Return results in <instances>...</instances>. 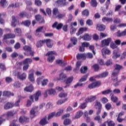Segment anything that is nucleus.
<instances>
[{
    "mask_svg": "<svg viewBox=\"0 0 126 126\" xmlns=\"http://www.w3.org/2000/svg\"><path fill=\"white\" fill-rule=\"evenodd\" d=\"M101 53L102 54V56L111 55V50L108 49V47H105L101 50Z\"/></svg>",
    "mask_w": 126,
    "mask_h": 126,
    "instance_id": "nucleus-13",
    "label": "nucleus"
},
{
    "mask_svg": "<svg viewBox=\"0 0 126 126\" xmlns=\"http://www.w3.org/2000/svg\"><path fill=\"white\" fill-rule=\"evenodd\" d=\"M94 71H98L100 66L98 64H94L92 66Z\"/></svg>",
    "mask_w": 126,
    "mask_h": 126,
    "instance_id": "nucleus-44",
    "label": "nucleus"
},
{
    "mask_svg": "<svg viewBox=\"0 0 126 126\" xmlns=\"http://www.w3.org/2000/svg\"><path fill=\"white\" fill-rule=\"evenodd\" d=\"M0 68L1 69L2 71H5V70H6V67L3 63H0Z\"/></svg>",
    "mask_w": 126,
    "mask_h": 126,
    "instance_id": "nucleus-58",
    "label": "nucleus"
},
{
    "mask_svg": "<svg viewBox=\"0 0 126 126\" xmlns=\"http://www.w3.org/2000/svg\"><path fill=\"white\" fill-rule=\"evenodd\" d=\"M64 126H68V125H70L71 124V120L69 119H65L63 123Z\"/></svg>",
    "mask_w": 126,
    "mask_h": 126,
    "instance_id": "nucleus-47",
    "label": "nucleus"
},
{
    "mask_svg": "<svg viewBox=\"0 0 126 126\" xmlns=\"http://www.w3.org/2000/svg\"><path fill=\"white\" fill-rule=\"evenodd\" d=\"M80 71L82 74H85L88 71V67L87 66H83L81 67Z\"/></svg>",
    "mask_w": 126,
    "mask_h": 126,
    "instance_id": "nucleus-23",
    "label": "nucleus"
},
{
    "mask_svg": "<svg viewBox=\"0 0 126 126\" xmlns=\"http://www.w3.org/2000/svg\"><path fill=\"white\" fill-rule=\"evenodd\" d=\"M96 99H97V96H96V95H91L90 97H87L85 101L86 103H91L92 102H94Z\"/></svg>",
    "mask_w": 126,
    "mask_h": 126,
    "instance_id": "nucleus-11",
    "label": "nucleus"
},
{
    "mask_svg": "<svg viewBox=\"0 0 126 126\" xmlns=\"http://www.w3.org/2000/svg\"><path fill=\"white\" fill-rule=\"evenodd\" d=\"M42 96L41 91H37L35 94L29 96L30 99H28L27 103V107H30L32 105V103H34V99L35 102H37L39 100V97Z\"/></svg>",
    "mask_w": 126,
    "mask_h": 126,
    "instance_id": "nucleus-1",
    "label": "nucleus"
},
{
    "mask_svg": "<svg viewBox=\"0 0 126 126\" xmlns=\"http://www.w3.org/2000/svg\"><path fill=\"white\" fill-rule=\"evenodd\" d=\"M110 95L111 96V101H112L113 103H117V102H118V100H119V99L118 98V97L114 95L113 93H111Z\"/></svg>",
    "mask_w": 126,
    "mask_h": 126,
    "instance_id": "nucleus-30",
    "label": "nucleus"
},
{
    "mask_svg": "<svg viewBox=\"0 0 126 126\" xmlns=\"http://www.w3.org/2000/svg\"><path fill=\"white\" fill-rule=\"evenodd\" d=\"M63 109H59V111L55 113L56 117H60L61 115H63Z\"/></svg>",
    "mask_w": 126,
    "mask_h": 126,
    "instance_id": "nucleus-61",
    "label": "nucleus"
},
{
    "mask_svg": "<svg viewBox=\"0 0 126 126\" xmlns=\"http://www.w3.org/2000/svg\"><path fill=\"white\" fill-rule=\"evenodd\" d=\"M110 47L111 49H113V50L115 49H117L118 48V45L115 44L114 42H112L110 43Z\"/></svg>",
    "mask_w": 126,
    "mask_h": 126,
    "instance_id": "nucleus-56",
    "label": "nucleus"
},
{
    "mask_svg": "<svg viewBox=\"0 0 126 126\" xmlns=\"http://www.w3.org/2000/svg\"><path fill=\"white\" fill-rule=\"evenodd\" d=\"M59 13L60 11L58 8L55 7L52 10L53 17H54V18H56Z\"/></svg>",
    "mask_w": 126,
    "mask_h": 126,
    "instance_id": "nucleus-20",
    "label": "nucleus"
},
{
    "mask_svg": "<svg viewBox=\"0 0 126 126\" xmlns=\"http://www.w3.org/2000/svg\"><path fill=\"white\" fill-rule=\"evenodd\" d=\"M73 81V77L72 76L67 78L65 80V81L64 82H65V84H66V85L65 87H64V88H66V87H69L70 83H71V82H72Z\"/></svg>",
    "mask_w": 126,
    "mask_h": 126,
    "instance_id": "nucleus-12",
    "label": "nucleus"
},
{
    "mask_svg": "<svg viewBox=\"0 0 126 126\" xmlns=\"http://www.w3.org/2000/svg\"><path fill=\"white\" fill-rule=\"evenodd\" d=\"M27 77V75L26 74V73H23L21 74V72H17V77L18 78H19L20 80H25Z\"/></svg>",
    "mask_w": 126,
    "mask_h": 126,
    "instance_id": "nucleus-14",
    "label": "nucleus"
},
{
    "mask_svg": "<svg viewBox=\"0 0 126 126\" xmlns=\"http://www.w3.org/2000/svg\"><path fill=\"white\" fill-rule=\"evenodd\" d=\"M88 103V102H86V101H85V102H83V103L81 104V105L79 106V108L82 110H83L85 109L86 107H87Z\"/></svg>",
    "mask_w": 126,
    "mask_h": 126,
    "instance_id": "nucleus-46",
    "label": "nucleus"
},
{
    "mask_svg": "<svg viewBox=\"0 0 126 126\" xmlns=\"http://www.w3.org/2000/svg\"><path fill=\"white\" fill-rule=\"evenodd\" d=\"M35 70L33 69H32L30 70V74L29 75V79L31 82H34L35 79L34 78V72Z\"/></svg>",
    "mask_w": 126,
    "mask_h": 126,
    "instance_id": "nucleus-10",
    "label": "nucleus"
},
{
    "mask_svg": "<svg viewBox=\"0 0 126 126\" xmlns=\"http://www.w3.org/2000/svg\"><path fill=\"white\" fill-rule=\"evenodd\" d=\"M52 55H55V56H58V54H57L56 53V51H49L46 54V56H47L48 57H50V56H52Z\"/></svg>",
    "mask_w": 126,
    "mask_h": 126,
    "instance_id": "nucleus-53",
    "label": "nucleus"
},
{
    "mask_svg": "<svg viewBox=\"0 0 126 126\" xmlns=\"http://www.w3.org/2000/svg\"><path fill=\"white\" fill-rule=\"evenodd\" d=\"M24 90L27 92H32L34 90V88L33 87V85H30L28 87H26L24 89Z\"/></svg>",
    "mask_w": 126,
    "mask_h": 126,
    "instance_id": "nucleus-29",
    "label": "nucleus"
},
{
    "mask_svg": "<svg viewBox=\"0 0 126 126\" xmlns=\"http://www.w3.org/2000/svg\"><path fill=\"white\" fill-rule=\"evenodd\" d=\"M44 28V26H41L37 28L35 31V35L36 36H39V33H41L42 32V30H43Z\"/></svg>",
    "mask_w": 126,
    "mask_h": 126,
    "instance_id": "nucleus-35",
    "label": "nucleus"
},
{
    "mask_svg": "<svg viewBox=\"0 0 126 126\" xmlns=\"http://www.w3.org/2000/svg\"><path fill=\"white\" fill-rule=\"evenodd\" d=\"M81 66V62L78 61L76 63V67L74 68L73 71L75 73H77V71L79 70V68Z\"/></svg>",
    "mask_w": 126,
    "mask_h": 126,
    "instance_id": "nucleus-22",
    "label": "nucleus"
},
{
    "mask_svg": "<svg viewBox=\"0 0 126 126\" xmlns=\"http://www.w3.org/2000/svg\"><path fill=\"white\" fill-rule=\"evenodd\" d=\"M82 115H83V112H82V111H79L77 112L75 114V119H79Z\"/></svg>",
    "mask_w": 126,
    "mask_h": 126,
    "instance_id": "nucleus-37",
    "label": "nucleus"
},
{
    "mask_svg": "<svg viewBox=\"0 0 126 126\" xmlns=\"http://www.w3.org/2000/svg\"><path fill=\"white\" fill-rule=\"evenodd\" d=\"M15 37V34L13 33H9L4 35V39H13Z\"/></svg>",
    "mask_w": 126,
    "mask_h": 126,
    "instance_id": "nucleus-25",
    "label": "nucleus"
},
{
    "mask_svg": "<svg viewBox=\"0 0 126 126\" xmlns=\"http://www.w3.org/2000/svg\"><path fill=\"white\" fill-rule=\"evenodd\" d=\"M123 68H124V67H123V66L119 64H116L114 65V69L112 72V75L113 76H118V75H119V74L120 73V71Z\"/></svg>",
    "mask_w": 126,
    "mask_h": 126,
    "instance_id": "nucleus-5",
    "label": "nucleus"
},
{
    "mask_svg": "<svg viewBox=\"0 0 126 126\" xmlns=\"http://www.w3.org/2000/svg\"><path fill=\"white\" fill-rule=\"evenodd\" d=\"M54 117H56V112H54L52 113H50L48 116V120H51Z\"/></svg>",
    "mask_w": 126,
    "mask_h": 126,
    "instance_id": "nucleus-57",
    "label": "nucleus"
},
{
    "mask_svg": "<svg viewBox=\"0 0 126 126\" xmlns=\"http://www.w3.org/2000/svg\"><path fill=\"white\" fill-rule=\"evenodd\" d=\"M52 28H56L57 30H60L63 28V30L64 31V32H67V28L68 27V25H65L63 26V23H59L58 22H55L52 26Z\"/></svg>",
    "mask_w": 126,
    "mask_h": 126,
    "instance_id": "nucleus-2",
    "label": "nucleus"
},
{
    "mask_svg": "<svg viewBox=\"0 0 126 126\" xmlns=\"http://www.w3.org/2000/svg\"><path fill=\"white\" fill-rule=\"evenodd\" d=\"M66 78H67V76H66V74L63 73H61L60 74V77L58 79V80H60V81H61V82H64Z\"/></svg>",
    "mask_w": 126,
    "mask_h": 126,
    "instance_id": "nucleus-18",
    "label": "nucleus"
},
{
    "mask_svg": "<svg viewBox=\"0 0 126 126\" xmlns=\"http://www.w3.org/2000/svg\"><path fill=\"white\" fill-rule=\"evenodd\" d=\"M94 107L95 109L96 108H102V104L101 103V102H100V101L96 100L94 104Z\"/></svg>",
    "mask_w": 126,
    "mask_h": 126,
    "instance_id": "nucleus-49",
    "label": "nucleus"
},
{
    "mask_svg": "<svg viewBox=\"0 0 126 126\" xmlns=\"http://www.w3.org/2000/svg\"><path fill=\"white\" fill-rule=\"evenodd\" d=\"M33 62V60L31 58H26L23 61L24 65L23 67V70L26 71L27 69L29 68V64H31Z\"/></svg>",
    "mask_w": 126,
    "mask_h": 126,
    "instance_id": "nucleus-4",
    "label": "nucleus"
},
{
    "mask_svg": "<svg viewBox=\"0 0 126 126\" xmlns=\"http://www.w3.org/2000/svg\"><path fill=\"white\" fill-rule=\"evenodd\" d=\"M63 3V0H58L55 1V4L57 6H61Z\"/></svg>",
    "mask_w": 126,
    "mask_h": 126,
    "instance_id": "nucleus-54",
    "label": "nucleus"
},
{
    "mask_svg": "<svg viewBox=\"0 0 126 126\" xmlns=\"http://www.w3.org/2000/svg\"><path fill=\"white\" fill-rule=\"evenodd\" d=\"M112 80L113 81V85L115 87H118L120 85V83L122 82V80H119L118 79V76H112Z\"/></svg>",
    "mask_w": 126,
    "mask_h": 126,
    "instance_id": "nucleus-6",
    "label": "nucleus"
},
{
    "mask_svg": "<svg viewBox=\"0 0 126 126\" xmlns=\"http://www.w3.org/2000/svg\"><path fill=\"white\" fill-rule=\"evenodd\" d=\"M3 96H14V94L8 91H4L3 92Z\"/></svg>",
    "mask_w": 126,
    "mask_h": 126,
    "instance_id": "nucleus-39",
    "label": "nucleus"
},
{
    "mask_svg": "<svg viewBox=\"0 0 126 126\" xmlns=\"http://www.w3.org/2000/svg\"><path fill=\"white\" fill-rule=\"evenodd\" d=\"M1 16H5V13H0V24H4V20L1 18Z\"/></svg>",
    "mask_w": 126,
    "mask_h": 126,
    "instance_id": "nucleus-43",
    "label": "nucleus"
},
{
    "mask_svg": "<svg viewBox=\"0 0 126 126\" xmlns=\"http://www.w3.org/2000/svg\"><path fill=\"white\" fill-rule=\"evenodd\" d=\"M94 120L97 121L98 124H102V119H101V117H100V116H96L94 118Z\"/></svg>",
    "mask_w": 126,
    "mask_h": 126,
    "instance_id": "nucleus-63",
    "label": "nucleus"
},
{
    "mask_svg": "<svg viewBox=\"0 0 126 126\" xmlns=\"http://www.w3.org/2000/svg\"><path fill=\"white\" fill-rule=\"evenodd\" d=\"M105 64L106 66H111L113 65V61L112 59H108L105 62Z\"/></svg>",
    "mask_w": 126,
    "mask_h": 126,
    "instance_id": "nucleus-41",
    "label": "nucleus"
},
{
    "mask_svg": "<svg viewBox=\"0 0 126 126\" xmlns=\"http://www.w3.org/2000/svg\"><path fill=\"white\" fill-rule=\"evenodd\" d=\"M96 29L98 31H104L106 29V26L104 25H97Z\"/></svg>",
    "mask_w": 126,
    "mask_h": 126,
    "instance_id": "nucleus-28",
    "label": "nucleus"
},
{
    "mask_svg": "<svg viewBox=\"0 0 126 126\" xmlns=\"http://www.w3.org/2000/svg\"><path fill=\"white\" fill-rule=\"evenodd\" d=\"M70 41L72 45H74V46L77 44L78 40L75 37H71Z\"/></svg>",
    "mask_w": 126,
    "mask_h": 126,
    "instance_id": "nucleus-38",
    "label": "nucleus"
},
{
    "mask_svg": "<svg viewBox=\"0 0 126 126\" xmlns=\"http://www.w3.org/2000/svg\"><path fill=\"white\" fill-rule=\"evenodd\" d=\"M111 93H112V90L111 89H107L101 92L102 95H108Z\"/></svg>",
    "mask_w": 126,
    "mask_h": 126,
    "instance_id": "nucleus-40",
    "label": "nucleus"
},
{
    "mask_svg": "<svg viewBox=\"0 0 126 126\" xmlns=\"http://www.w3.org/2000/svg\"><path fill=\"white\" fill-rule=\"evenodd\" d=\"M102 22H103V23H105V22H113V18L107 17H103L102 19Z\"/></svg>",
    "mask_w": 126,
    "mask_h": 126,
    "instance_id": "nucleus-26",
    "label": "nucleus"
},
{
    "mask_svg": "<svg viewBox=\"0 0 126 126\" xmlns=\"http://www.w3.org/2000/svg\"><path fill=\"white\" fill-rule=\"evenodd\" d=\"M80 39H83L85 41H90L91 36L89 35L88 33H85L84 35L80 36Z\"/></svg>",
    "mask_w": 126,
    "mask_h": 126,
    "instance_id": "nucleus-19",
    "label": "nucleus"
},
{
    "mask_svg": "<svg viewBox=\"0 0 126 126\" xmlns=\"http://www.w3.org/2000/svg\"><path fill=\"white\" fill-rule=\"evenodd\" d=\"M88 77V74H86L82 77V78L79 80V82H84L87 80Z\"/></svg>",
    "mask_w": 126,
    "mask_h": 126,
    "instance_id": "nucleus-45",
    "label": "nucleus"
},
{
    "mask_svg": "<svg viewBox=\"0 0 126 126\" xmlns=\"http://www.w3.org/2000/svg\"><path fill=\"white\" fill-rule=\"evenodd\" d=\"M63 109H59V111L55 113L56 117H60L61 115H63Z\"/></svg>",
    "mask_w": 126,
    "mask_h": 126,
    "instance_id": "nucleus-60",
    "label": "nucleus"
},
{
    "mask_svg": "<svg viewBox=\"0 0 126 126\" xmlns=\"http://www.w3.org/2000/svg\"><path fill=\"white\" fill-rule=\"evenodd\" d=\"M15 115V112L14 111H8L6 114V116L7 118H12Z\"/></svg>",
    "mask_w": 126,
    "mask_h": 126,
    "instance_id": "nucleus-34",
    "label": "nucleus"
},
{
    "mask_svg": "<svg viewBox=\"0 0 126 126\" xmlns=\"http://www.w3.org/2000/svg\"><path fill=\"white\" fill-rule=\"evenodd\" d=\"M35 19L39 22V23L42 24L45 23V19H44V17L42 16V15L40 14H37L35 16Z\"/></svg>",
    "mask_w": 126,
    "mask_h": 126,
    "instance_id": "nucleus-9",
    "label": "nucleus"
},
{
    "mask_svg": "<svg viewBox=\"0 0 126 126\" xmlns=\"http://www.w3.org/2000/svg\"><path fill=\"white\" fill-rule=\"evenodd\" d=\"M82 14L84 16H89V10H88V9L84 10L82 11Z\"/></svg>",
    "mask_w": 126,
    "mask_h": 126,
    "instance_id": "nucleus-52",
    "label": "nucleus"
},
{
    "mask_svg": "<svg viewBox=\"0 0 126 126\" xmlns=\"http://www.w3.org/2000/svg\"><path fill=\"white\" fill-rule=\"evenodd\" d=\"M86 53H78L76 55V59L77 60H81V59H83V60H86Z\"/></svg>",
    "mask_w": 126,
    "mask_h": 126,
    "instance_id": "nucleus-21",
    "label": "nucleus"
},
{
    "mask_svg": "<svg viewBox=\"0 0 126 126\" xmlns=\"http://www.w3.org/2000/svg\"><path fill=\"white\" fill-rule=\"evenodd\" d=\"M66 101H67V98H65L63 100L60 99L57 102V105H62V104H63Z\"/></svg>",
    "mask_w": 126,
    "mask_h": 126,
    "instance_id": "nucleus-51",
    "label": "nucleus"
},
{
    "mask_svg": "<svg viewBox=\"0 0 126 126\" xmlns=\"http://www.w3.org/2000/svg\"><path fill=\"white\" fill-rule=\"evenodd\" d=\"M26 36L28 39H30V41H33L34 39L33 38V37L32 36V34L30 32H28L26 34Z\"/></svg>",
    "mask_w": 126,
    "mask_h": 126,
    "instance_id": "nucleus-50",
    "label": "nucleus"
},
{
    "mask_svg": "<svg viewBox=\"0 0 126 126\" xmlns=\"http://www.w3.org/2000/svg\"><path fill=\"white\" fill-rule=\"evenodd\" d=\"M51 42H52V40L50 38L44 39V44H46L47 48H49L50 49L54 46V44Z\"/></svg>",
    "mask_w": 126,
    "mask_h": 126,
    "instance_id": "nucleus-15",
    "label": "nucleus"
},
{
    "mask_svg": "<svg viewBox=\"0 0 126 126\" xmlns=\"http://www.w3.org/2000/svg\"><path fill=\"white\" fill-rule=\"evenodd\" d=\"M13 86L14 87V88H19V87L21 86V84L20 82L17 81L13 84Z\"/></svg>",
    "mask_w": 126,
    "mask_h": 126,
    "instance_id": "nucleus-55",
    "label": "nucleus"
},
{
    "mask_svg": "<svg viewBox=\"0 0 126 126\" xmlns=\"http://www.w3.org/2000/svg\"><path fill=\"white\" fill-rule=\"evenodd\" d=\"M55 59H56V57H55V56L48 57L47 58V61L49 63H53V62H54V61L55 60Z\"/></svg>",
    "mask_w": 126,
    "mask_h": 126,
    "instance_id": "nucleus-62",
    "label": "nucleus"
},
{
    "mask_svg": "<svg viewBox=\"0 0 126 126\" xmlns=\"http://www.w3.org/2000/svg\"><path fill=\"white\" fill-rule=\"evenodd\" d=\"M17 23L18 24H19V22L17 21V19H16L15 16H12L11 26H12V27H16Z\"/></svg>",
    "mask_w": 126,
    "mask_h": 126,
    "instance_id": "nucleus-17",
    "label": "nucleus"
},
{
    "mask_svg": "<svg viewBox=\"0 0 126 126\" xmlns=\"http://www.w3.org/2000/svg\"><path fill=\"white\" fill-rule=\"evenodd\" d=\"M9 126H20L19 121H18V120H14L12 121V123Z\"/></svg>",
    "mask_w": 126,
    "mask_h": 126,
    "instance_id": "nucleus-36",
    "label": "nucleus"
},
{
    "mask_svg": "<svg viewBox=\"0 0 126 126\" xmlns=\"http://www.w3.org/2000/svg\"><path fill=\"white\" fill-rule=\"evenodd\" d=\"M44 44H45V39L39 40L36 43V47L37 48H41V47H43Z\"/></svg>",
    "mask_w": 126,
    "mask_h": 126,
    "instance_id": "nucleus-31",
    "label": "nucleus"
},
{
    "mask_svg": "<svg viewBox=\"0 0 126 126\" xmlns=\"http://www.w3.org/2000/svg\"><path fill=\"white\" fill-rule=\"evenodd\" d=\"M13 103L7 102L4 105V110H9V109H12L13 108Z\"/></svg>",
    "mask_w": 126,
    "mask_h": 126,
    "instance_id": "nucleus-16",
    "label": "nucleus"
},
{
    "mask_svg": "<svg viewBox=\"0 0 126 126\" xmlns=\"http://www.w3.org/2000/svg\"><path fill=\"white\" fill-rule=\"evenodd\" d=\"M21 24L24 25L26 27H29V26L31 25V21L29 20H27L26 21H23Z\"/></svg>",
    "mask_w": 126,
    "mask_h": 126,
    "instance_id": "nucleus-33",
    "label": "nucleus"
},
{
    "mask_svg": "<svg viewBox=\"0 0 126 126\" xmlns=\"http://www.w3.org/2000/svg\"><path fill=\"white\" fill-rule=\"evenodd\" d=\"M24 51H25V52H29L30 53H28V52H25L24 54L25 56H26L27 57H29V56H32V57H33L34 56V54H35V52L32 51V47L29 45H25L23 48Z\"/></svg>",
    "mask_w": 126,
    "mask_h": 126,
    "instance_id": "nucleus-3",
    "label": "nucleus"
},
{
    "mask_svg": "<svg viewBox=\"0 0 126 126\" xmlns=\"http://www.w3.org/2000/svg\"><path fill=\"white\" fill-rule=\"evenodd\" d=\"M39 125L41 126H45L48 124V121H47V117H44L42 118L39 123Z\"/></svg>",
    "mask_w": 126,
    "mask_h": 126,
    "instance_id": "nucleus-27",
    "label": "nucleus"
},
{
    "mask_svg": "<svg viewBox=\"0 0 126 126\" xmlns=\"http://www.w3.org/2000/svg\"><path fill=\"white\" fill-rule=\"evenodd\" d=\"M15 34H17L18 36H20L21 34V29L19 28H16L14 30Z\"/></svg>",
    "mask_w": 126,
    "mask_h": 126,
    "instance_id": "nucleus-42",
    "label": "nucleus"
},
{
    "mask_svg": "<svg viewBox=\"0 0 126 126\" xmlns=\"http://www.w3.org/2000/svg\"><path fill=\"white\" fill-rule=\"evenodd\" d=\"M83 32H84V31H83V28H80L79 29L78 32L76 33V35L77 36H79V35H81V34H82Z\"/></svg>",
    "mask_w": 126,
    "mask_h": 126,
    "instance_id": "nucleus-59",
    "label": "nucleus"
},
{
    "mask_svg": "<svg viewBox=\"0 0 126 126\" xmlns=\"http://www.w3.org/2000/svg\"><path fill=\"white\" fill-rule=\"evenodd\" d=\"M0 6L2 7H6L8 5V3L6 1V0H1L0 1Z\"/></svg>",
    "mask_w": 126,
    "mask_h": 126,
    "instance_id": "nucleus-32",
    "label": "nucleus"
},
{
    "mask_svg": "<svg viewBox=\"0 0 126 126\" xmlns=\"http://www.w3.org/2000/svg\"><path fill=\"white\" fill-rule=\"evenodd\" d=\"M63 17H65V14H62L59 12V13H58V15L56 16L55 18H58V19H62Z\"/></svg>",
    "mask_w": 126,
    "mask_h": 126,
    "instance_id": "nucleus-48",
    "label": "nucleus"
},
{
    "mask_svg": "<svg viewBox=\"0 0 126 126\" xmlns=\"http://www.w3.org/2000/svg\"><path fill=\"white\" fill-rule=\"evenodd\" d=\"M111 41H112V38H108L107 39H103L101 41V47H107L109 46V45H110Z\"/></svg>",
    "mask_w": 126,
    "mask_h": 126,
    "instance_id": "nucleus-8",
    "label": "nucleus"
},
{
    "mask_svg": "<svg viewBox=\"0 0 126 126\" xmlns=\"http://www.w3.org/2000/svg\"><path fill=\"white\" fill-rule=\"evenodd\" d=\"M106 123L107 124L108 126H115V124L114 123L113 121H106Z\"/></svg>",
    "mask_w": 126,
    "mask_h": 126,
    "instance_id": "nucleus-64",
    "label": "nucleus"
},
{
    "mask_svg": "<svg viewBox=\"0 0 126 126\" xmlns=\"http://www.w3.org/2000/svg\"><path fill=\"white\" fill-rule=\"evenodd\" d=\"M36 110V108H32L31 110L30 111V117L31 118V119H33V118H35L36 117V112H35Z\"/></svg>",
    "mask_w": 126,
    "mask_h": 126,
    "instance_id": "nucleus-24",
    "label": "nucleus"
},
{
    "mask_svg": "<svg viewBox=\"0 0 126 126\" xmlns=\"http://www.w3.org/2000/svg\"><path fill=\"white\" fill-rule=\"evenodd\" d=\"M101 84V81H97L89 84L88 85V88H89V89H93V88L99 87V86H100Z\"/></svg>",
    "mask_w": 126,
    "mask_h": 126,
    "instance_id": "nucleus-7",
    "label": "nucleus"
}]
</instances>
